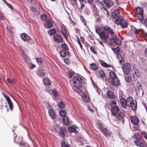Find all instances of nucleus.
Here are the masks:
<instances>
[{
  "label": "nucleus",
  "instance_id": "obj_1",
  "mask_svg": "<svg viewBox=\"0 0 147 147\" xmlns=\"http://www.w3.org/2000/svg\"><path fill=\"white\" fill-rule=\"evenodd\" d=\"M120 103L121 106L123 108H131L133 110L136 109L137 102L135 100H134L132 97H129L127 100L121 98L120 100Z\"/></svg>",
  "mask_w": 147,
  "mask_h": 147
},
{
  "label": "nucleus",
  "instance_id": "obj_2",
  "mask_svg": "<svg viewBox=\"0 0 147 147\" xmlns=\"http://www.w3.org/2000/svg\"><path fill=\"white\" fill-rule=\"evenodd\" d=\"M119 12L118 10H116L112 13V17L114 18H117L115 20V23L117 25H119L124 28H126L127 26V23L124 20L121 16L119 15Z\"/></svg>",
  "mask_w": 147,
  "mask_h": 147
},
{
  "label": "nucleus",
  "instance_id": "obj_3",
  "mask_svg": "<svg viewBox=\"0 0 147 147\" xmlns=\"http://www.w3.org/2000/svg\"><path fill=\"white\" fill-rule=\"evenodd\" d=\"M84 78L80 75H77L73 77L72 81L76 88L80 89L82 86V82Z\"/></svg>",
  "mask_w": 147,
  "mask_h": 147
},
{
  "label": "nucleus",
  "instance_id": "obj_4",
  "mask_svg": "<svg viewBox=\"0 0 147 147\" xmlns=\"http://www.w3.org/2000/svg\"><path fill=\"white\" fill-rule=\"evenodd\" d=\"M104 29L105 31L101 32L100 34H99V36L102 39L106 40L108 38V34L106 33L105 31L108 32L111 35H113L114 34L113 31L107 26L104 27Z\"/></svg>",
  "mask_w": 147,
  "mask_h": 147
},
{
  "label": "nucleus",
  "instance_id": "obj_5",
  "mask_svg": "<svg viewBox=\"0 0 147 147\" xmlns=\"http://www.w3.org/2000/svg\"><path fill=\"white\" fill-rule=\"evenodd\" d=\"M110 80L115 86H117L120 85V82L117 77L113 71L109 73Z\"/></svg>",
  "mask_w": 147,
  "mask_h": 147
},
{
  "label": "nucleus",
  "instance_id": "obj_6",
  "mask_svg": "<svg viewBox=\"0 0 147 147\" xmlns=\"http://www.w3.org/2000/svg\"><path fill=\"white\" fill-rule=\"evenodd\" d=\"M46 91L49 93L50 94H52L53 95V99L57 100L59 98V94L56 90H53L50 88H47L46 89Z\"/></svg>",
  "mask_w": 147,
  "mask_h": 147
},
{
  "label": "nucleus",
  "instance_id": "obj_7",
  "mask_svg": "<svg viewBox=\"0 0 147 147\" xmlns=\"http://www.w3.org/2000/svg\"><path fill=\"white\" fill-rule=\"evenodd\" d=\"M135 144L140 147H147V145L144 140L142 138L139 140L134 141Z\"/></svg>",
  "mask_w": 147,
  "mask_h": 147
},
{
  "label": "nucleus",
  "instance_id": "obj_8",
  "mask_svg": "<svg viewBox=\"0 0 147 147\" xmlns=\"http://www.w3.org/2000/svg\"><path fill=\"white\" fill-rule=\"evenodd\" d=\"M122 69L123 72L125 74H127L129 73L131 70V65L128 63L124 64L123 67Z\"/></svg>",
  "mask_w": 147,
  "mask_h": 147
},
{
  "label": "nucleus",
  "instance_id": "obj_9",
  "mask_svg": "<svg viewBox=\"0 0 147 147\" xmlns=\"http://www.w3.org/2000/svg\"><path fill=\"white\" fill-rule=\"evenodd\" d=\"M54 128L55 130L58 132L63 137L64 136V130L59 125L56 124L54 126Z\"/></svg>",
  "mask_w": 147,
  "mask_h": 147
},
{
  "label": "nucleus",
  "instance_id": "obj_10",
  "mask_svg": "<svg viewBox=\"0 0 147 147\" xmlns=\"http://www.w3.org/2000/svg\"><path fill=\"white\" fill-rule=\"evenodd\" d=\"M111 111L113 115H116L119 111V107L116 105H114L111 107Z\"/></svg>",
  "mask_w": 147,
  "mask_h": 147
},
{
  "label": "nucleus",
  "instance_id": "obj_11",
  "mask_svg": "<svg viewBox=\"0 0 147 147\" xmlns=\"http://www.w3.org/2000/svg\"><path fill=\"white\" fill-rule=\"evenodd\" d=\"M49 109V116L53 119H54L56 117V113L52 109H50L49 107H47Z\"/></svg>",
  "mask_w": 147,
  "mask_h": 147
},
{
  "label": "nucleus",
  "instance_id": "obj_12",
  "mask_svg": "<svg viewBox=\"0 0 147 147\" xmlns=\"http://www.w3.org/2000/svg\"><path fill=\"white\" fill-rule=\"evenodd\" d=\"M88 93L86 92L85 93L83 92L81 94L83 101L85 102H88L90 100V98L88 96Z\"/></svg>",
  "mask_w": 147,
  "mask_h": 147
},
{
  "label": "nucleus",
  "instance_id": "obj_13",
  "mask_svg": "<svg viewBox=\"0 0 147 147\" xmlns=\"http://www.w3.org/2000/svg\"><path fill=\"white\" fill-rule=\"evenodd\" d=\"M130 119L131 122L133 124L136 125L138 124L139 120L136 116L131 117Z\"/></svg>",
  "mask_w": 147,
  "mask_h": 147
},
{
  "label": "nucleus",
  "instance_id": "obj_14",
  "mask_svg": "<svg viewBox=\"0 0 147 147\" xmlns=\"http://www.w3.org/2000/svg\"><path fill=\"white\" fill-rule=\"evenodd\" d=\"M45 27L47 28H51L53 27V23L51 21L49 20H46L44 24Z\"/></svg>",
  "mask_w": 147,
  "mask_h": 147
},
{
  "label": "nucleus",
  "instance_id": "obj_15",
  "mask_svg": "<svg viewBox=\"0 0 147 147\" xmlns=\"http://www.w3.org/2000/svg\"><path fill=\"white\" fill-rule=\"evenodd\" d=\"M54 40L57 42H62L63 41V38L62 37L58 34H56L53 37Z\"/></svg>",
  "mask_w": 147,
  "mask_h": 147
},
{
  "label": "nucleus",
  "instance_id": "obj_16",
  "mask_svg": "<svg viewBox=\"0 0 147 147\" xmlns=\"http://www.w3.org/2000/svg\"><path fill=\"white\" fill-rule=\"evenodd\" d=\"M100 64L102 65L103 67H105V68H108V67H110L112 69H114L113 67L111 65H109L107 64L106 63H105L104 61L100 60Z\"/></svg>",
  "mask_w": 147,
  "mask_h": 147
},
{
  "label": "nucleus",
  "instance_id": "obj_17",
  "mask_svg": "<svg viewBox=\"0 0 147 147\" xmlns=\"http://www.w3.org/2000/svg\"><path fill=\"white\" fill-rule=\"evenodd\" d=\"M60 55L62 57L69 55L70 53L67 50H61L59 52Z\"/></svg>",
  "mask_w": 147,
  "mask_h": 147
},
{
  "label": "nucleus",
  "instance_id": "obj_18",
  "mask_svg": "<svg viewBox=\"0 0 147 147\" xmlns=\"http://www.w3.org/2000/svg\"><path fill=\"white\" fill-rule=\"evenodd\" d=\"M21 38L24 41H28L30 40V37L26 34L22 33L21 35Z\"/></svg>",
  "mask_w": 147,
  "mask_h": 147
},
{
  "label": "nucleus",
  "instance_id": "obj_19",
  "mask_svg": "<svg viewBox=\"0 0 147 147\" xmlns=\"http://www.w3.org/2000/svg\"><path fill=\"white\" fill-rule=\"evenodd\" d=\"M76 127L74 126H71L68 128L67 130L69 132H76L78 131L76 129Z\"/></svg>",
  "mask_w": 147,
  "mask_h": 147
},
{
  "label": "nucleus",
  "instance_id": "obj_20",
  "mask_svg": "<svg viewBox=\"0 0 147 147\" xmlns=\"http://www.w3.org/2000/svg\"><path fill=\"white\" fill-rule=\"evenodd\" d=\"M96 126L98 129L101 131L103 129L104 125L102 124L101 122L100 121H98L96 123Z\"/></svg>",
  "mask_w": 147,
  "mask_h": 147
},
{
  "label": "nucleus",
  "instance_id": "obj_21",
  "mask_svg": "<svg viewBox=\"0 0 147 147\" xmlns=\"http://www.w3.org/2000/svg\"><path fill=\"white\" fill-rule=\"evenodd\" d=\"M101 131L106 136H109L111 134V132L105 128H104Z\"/></svg>",
  "mask_w": 147,
  "mask_h": 147
},
{
  "label": "nucleus",
  "instance_id": "obj_22",
  "mask_svg": "<svg viewBox=\"0 0 147 147\" xmlns=\"http://www.w3.org/2000/svg\"><path fill=\"white\" fill-rule=\"evenodd\" d=\"M113 39L114 42L117 45H120L121 43V42L116 36H113Z\"/></svg>",
  "mask_w": 147,
  "mask_h": 147
},
{
  "label": "nucleus",
  "instance_id": "obj_23",
  "mask_svg": "<svg viewBox=\"0 0 147 147\" xmlns=\"http://www.w3.org/2000/svg\"><path fill=\"white\" fill-rule=\"evenodd\" d=\"M62 122L64 125L67 126L69 124V122L67 117H63L62 119Z\"/></svg>",
  "mask_w": 147,
  "mask_h": 147
},
{
  "label": "nucleus",
  "instance_id": "obj_24",
  "mask_svg": "<svg viewBox=\"0 0 147 147\" xmlns=\"http://www.w3.org/2000/svg\"><path fill=\"white\" fill-rule=\"evenodd\" d=\"M104 3L108 7H110L112 6L113 3L112 1L110 0H104Z\"/></svg>",
  "mask_w": 147,
  "mask_h": 147
},
{
  "label": "nucleus",
  "instance_id": "obj_25",
  "mask_svg": "<svg viewBox=\"0 0 147 147\" xmlns=\"http://www.w3.org/2000/svg\"><path fill=\"white\" fill-rule=\"evenodd\" d=\"M61 32L65 37L67 35V31L65 28V27L63 25H62L61 26Z\"/></svg>",
  "mask_w": 147,
  "mask_h": 147
},
{
  "label": "nucleus",
  "instance_id": "obj_26",
  "mask_svg": "<svg viewBox=\"0 0 147 147\" xmlns=\"http://www.w3.org/2000/svg\"><path fill=\"white\" fill-rule=\"evenodd\" d=\"M43 82L44 85H49L51 84L49 79L48 78H44L43 80Z\"/></svg>",
  "mask_w": 147,
  "mask_h": 147
},
{
  "label": "nucleus",
  "instance_id": "obj_27",
  "mask_svg": "<svg viewBox=\"0 0 147 147\" xmlns=\"http://www.w3.org/2000/svg\"><path fill=\"white\" fill-rule=\"evenodd\" d=\"M133 137H135L136 139V140H139L142 138V137L141 136L140 134L138 133H136L134 134V136H132Z\"/></svg>",
  "mask_w": 147,
  "mask_h": 147
},
{
  "label": "nucleus",
  "instance_id": "obj_28",
  "mask_svg": "<svg viewBox=\"0 0 147 147\" xmlns=\"http://www.w3.org/2000/svg\"><path fill=\"white\" fill-rule=\"evenodd\" d=\"M107 96L109 98L113 99L115 97L114 93L112 91H109L107 93Z\"/></svg>",
  "mask_w": 147,
  "mask_h": 147
},
{
  "label": "nucleus",
  "instance_id": "obj_29",
  "mask_svg": "<svg viewBox=\"0 0 147 147\" xmlns=\"http://www.w3.org/2000/svg\"><path fill=\"white\" fill-rule=\"evenodd\" d=\"M5 98L9 104V108L12 111V110L13 108L12 104L10 100V99L9 98L7 97H6Z\"/></svg>",
  "mask_w": 147,
  "mask_h": 147
},
{
  "label": "nucleus",
  "instance_id": "obj_30",
  "mask_svg": "<svg viewBox=\"0 0 147 147\" xmlns=\"http://www.w3.org/2000/svg\"><path fill=\"white\" fill-rule=\"evenodd\" d=\"M90 67L93 70H97L98 67L97 65L95 63H92L90 65Z\"/></svg>",
  "mask_w": 147,
  "mask_h": 147
},
{
  "label": "nucleus",
  "instance_id": "obj_31",
  "mask_svg": "<svg viewBox=\"0 0 147 147\" xmlns=\"http://www.w3.org/2000/svg\"><path fill=\"white\" fill-rule=\"evenodd\" d=\"M123 113L121 112L117 115V118L118 120H123Z\"/></svg>",
  "mask_w": 147,
  "mask_h": 147
},
{
  "label": "nucleus",
  "instance_id": "obj_32",
  "mask_svg": "<svg viewBox=\"0 0 147 147\" xmlns=\"http://www.w3.org/2000/svg\"><path fill=\"white\" fill-rule=\"evenodd\" d=\"M134 78L138 77L140 76L139 71L138 70H136L132 74Z\"/></svg>",
  "mask_w": 147,
  "mask_h": 147
},
{
  "label": "nucleus",
  "instance_id": "obj_33",
  "mask_svg": "<svg viewBox=\"0 0 147 147\" xmlns=\"http://www.w3.org/2000/svg\"><path fill=\"white\" fill-rule=\"evenodd\" d=\"M137 17L138 19L140 22H142L143 18V13L137 14Z\"/></svg>",
  "mask_w": 147,
  "mask_h": 147
},
{
  "label": "nucleus",
  "instance_id": "obj_34",
  "mask_svg": "<svg viewBox=\"0 0 147 147\" xmlns=\"http://www.w3.org/2000/svg\"><path fill=\"white\" fill-rule=\"evenodd\" d=\"M56 32V30L55 29H52L48 31V34L50 35H52Z\"/></svg>",
  "mask_w": 147,
  "mask_h": 147
},
{
  "label": "nucleus",
  "instance_id": "obj_35",
  "mask_svg": "<svg viewBox=\"0 0 147 147\" xmlns=\"http://www.w3.org/2000/svg\"><path fill=\"white\" fill-rule=\"evenodd\" d=\"M62 50H68V48L67 44L63 43L61 44Z\"/></svg>",
  "mask_w": 147,
  "mask_h": 147
},
{
  "label": "nucleus",
  "instance_id": "obj_36",
  "mask_svg": "<svg viewBox=\"0 0 147 147\" xmlns=\"http://www.w3.org/2000/svg\"><path fill=\"white\" fill-rule=\"evenodd\" d=\"M141 89V85L140 84L139 82H137L136 83V86L135 87V90H136L139 91V90Z\"/></svg>",
  "mask_w": 147,
  "mask_h": 147
},
{
  "label": "nucleus",
  "instance_id": "obj_37",
  "mask_svg": "<svg viewBox=\"0 0 147 147\" xmlns=\"http://www.w3.org/2000/svg\"><path fill=\"white\" fill-rule=\"evenodd\" d=\"M80 19L81 21L87 27V22L86 20L82 16H80Z\"/></svg>",
  "mask_w": 147,
  "mask_h": 147
},
{
  "label": "nucleus",
  "instance_id": "obj_38",
  "mask_svg": "<svg viewBox=\"0 0 147 147\" xmlns=\"http://www.w3.org/2000/svg\"><path fill=\"white\" fill-rule=\"evenodd\" d=\"M71 3V4L73 5V6L74 7H76V8L77 7V4L76 3V0H69Z\"/></svg>",
  "mask_w": 147,
  "mask_h": 147
},
{
  "label": "nucleus",
  "instance_id": "obj_39",
  "mask_svg": "<svg viewBox=\"0 0 147 147\" xmlns=\"http://www.w3.org/2000/svg\"><path fill=\"white\" fill-rule=\"evenodd\" d=\"M59 114L62 117H66V113L63 110H61V111L59 112Z\"/></svg>",
  "mask_w": 147,
  "mask_h": 147
},
{
  "label": "nucleus",
  "instance_id": "obj_40",
  "mask_svg": "<svg viewBox=\"0 0 147 147\" xmlns=\"http://www.w3.org/2000/svg\"><path fill=\"white\" fill-rule=\"evenodd\" d=\"M125 78L126 82H131L132 80L131 77L128 76H125Z\"/></svg>",
  "mask_w": 147,
  "mask_h": 147
},
{
  "label": "nucleus",
  "instance_id": "obj_41",
  "mask_svg": "<svg viewBox=\"0 0 147 147\" xmlns=\"http://www.w3.org/2000/svg\"><path fill=\"white\" fill-rule=\"evenodd\" d=\"M7 81L9 83H11L13 84H14L16 83V80L15 79H13V80H11L9 78H7Z\"/></svg>",
  "mask_w": 147,
  "mask_h": 147
},
{
  "label": "nucleus",
  "instance_id": "obj_42",
  "mask_svg": "<svg viewBox=\"0 0 147 147\" xmlns=\"http://www.w3.org/2000/svg\"><path fill=\"white\" fill-rule=\"evenodd\" d=\"M40 18L43 21H45L47 20H49V19H47V16L45 14H43L41 16Z\"/></svg>",
  "mask_w": 147,
  "mask_h": 147
},
{
  "label": "nucleus",
  "instance_id": "obj_43",
  "mask_svg": "<svg viewBox=\"0 0 147 147\" xmlns=\"http://www.w3.org/2000/svg\"><path fill=\"white\" fill-rule=\"evenodd\" d=\"M100 73V76L102 78H103L105 76V74L104 71L102 70H100L99 71Z\"/></svg>",
  "mask_w": 147,
  "mask_h": 147
},
{
  "label": "nucleus",
  "instance_id": "obj_44",
  "mask_svg": "<svg viewBox=\"0 0 147 147\" xmlns=\"http://www.w3.org/2000/svg\"><path fill=\"white\" fill-rule=\"evenodd\" d=\"M136 11L137 14L143 13V11L141 8L140 7H137L136 8Z\"/></svg>",
  "mask_w": 147,
  "mask_h": 147
},
{
  "label": "nucleus",
  "instance_id": "obj_45",
  "mask_svg": "<svg viewBox=\"0 0 147 147\" xmlns=\"http://www.w3.org/2000/svg\"><path fill=\"white\" fill-rule=\"evenodd\" d=\"M62 147H70V145L68 144L65 143L64 142H63L61 144Z\"/></svg>",
  "mask_w": 147,
  "mask_h": 147
},
{
  "label": "nucleus",
  "instance_id": "obj_46",
  "mask_svg": "<svg viewBox=\"0 0 147 147\" xmlns=\"http://www.w3.org/2000/svg\"><path fill=\"white\" fill-rule=\"evenodd\" d=\"M59 107L61 108H63L65 106V105L63 103V102L62 101H61L59 104Z\"/></svg>",
  "mask_w": 147,
  "mask_h": 147
},
{
  "label": "nucleus",
  "instance_id": "obj_47",
  "mask_svg": "<svg viewBox=\"0 0 147 147\" xmlns=\"http://www.w3.org/2000/svg\"><path fill=\"white\" fill-rule=\"evenodd\" d=\"M91 51L94 54H96L97 53L95 49L92 47H91L90 48Z\"/></svg>",
  "mask_w": 147,
  "mask_h": 147
},
{
  "label": "nucleus",
  "instance_id": "obj_48",
  "mask_svg": "<svg viewBox=\"0 0 147 147\" xmlns=\"http://www.w3.org/2000/svg\"><path fill=\"white\" fill-rule=\"evenodd\" d=\"M38 76H39L41 77H42L45 75V73L44 72L40 71L38 72Z\"/></svg>",
  "mask_w": 147,
  "mask_h": 147
},
{
  "label": "nucleus",
  "instance_id": "obj_49",
  "mask_svg": "<svg viewBox=\"0 0 147 147\" xmlns=\"http://www.w3.org/2000/svg\"><path fill=\"white\" fill-rule=\"evenodd\" d=\"M116 102L115 101H113L111 102L110 104V106L111 107H112L114 105H116Z\"/></svg>",
  "mask_w": 147,
  "mask_h": 147
},
{
  "label": "nucleus",
  "instance_id": "obj_50",
  "mask_svg": "<svg viewBox=\"0 0 147 147\" xmlns=\"http://www.w3.org/2000/svg\"><path fill=\"white\" fill-rule=\"evenodd\" d=\"M142 134L144 136V138L147 139V133L145 131H143L142 132Z\"/></svg>",
  "mask_w": 147,
  "mask_h": 147
},
{
  "label": "nucleus",
  "instance_id": "obj_51",
  "mask_svg": "<svg viewBox=\"0 0 147 147\" xmlns=\"http://www.w3.org/2000/svg\"><path fill=\"white\" fill-rule=\"evenodd\" d=\"M118 61H119L120 63H122L124 62V60L123 58H121L119 59H118Z\"/></svg>",
  "mask_w": 147,
  "mask_h": 147
},
{
  "label": "nucleus",
  "instance_id": "obj_52",
  "mask_svg": "<svg viewBox=\"0 0 147 147\" xmlns=\"http://www.w3.org/2000/svg\"><path fill=\"white\" fill-rule=\"evenodd\" d=\"M42 59L40 58L36 59L37 62L39 64L41 63L42 62Z\"/></svg>",
  "mask_w": 147,
  "mask_h": 147
},
{
  "label": "nucleus",
  "instance_id": "obj_53",
  "mask_svg": "<svg viewBox=\"0 0 147 147\" xmlns=\"http://www.w3.org/2000/svg\"><path fill=\"white\" fill-rule=\"evenodd\" d=\"M30 10L31 11L34 12H35L36 11V9L33 6H31L30 7Z\"/></svg>",
  "mask_w": 147,
  "mask_h": 147
},
{
  "label": "nucleus",
  "instance_id": "obj_54",
  "mask_svg": "<svg viewBox=\"0 0 147 147\" xmlns=\"http://www.w3.org/2000/svg\"><path fill=\"white\" fill-rule=\"evenodd\" d=\"M78 75L75 74L74 72H70L69 74L70 78H71L73 76H76Z\"/></svg>",
  "mask_w": 147,
  "mask_h": 147
},
{
  "label": "nucleus",
  "instance_id": "obj_55",
  "mask_svg": "<svg viewBox=\"0 0 147 147\" xmlns=\"http://www.w3.org/2000/svg\"><path fill=\"white\" fill-rule=\"evenodd\" d=\"M64 61L65 63L68 64L69 63V59L68 58H65L64 59Z\"/></svg>",
  "mask_w": 147,
  "mask_h": 147
},
{
  "label": "nucleus",
  "instance_id": "obj_56",
  "mask_svg": "<svg viewBox=\"0 0 147 147\" xmlns=\"http://www.w3.org/2000/svg\"><path fill=\"white\" fill-rule=\"evenodd\" d=\"M5 3V4H6L8 6V7H9L11 9H12L13 7L11 4H8L7 2Z\"/></svg>",
  "mask_w": 147,
  "mask_h": 147
},
{
  "label": "nucleus",
  "instance_id": "obj_57",
  "mask_svg": "<svg viewBox=\"0 0 147 147\" xmlns=\"http://www.w3.org/2000/svg\"><path fill=\"white\" fill-rule=\"evenodd\" d=\"M88 110L90 111L92 113L94 112V110L90 108L89 106H88Z\"/></svg>",
  "mask_w": 147,
  "mask_h": 147
},
{
  "label": "nucleus",
  "instance_id": "obj_58",
  "mask_svg": "<svg viewBox=\"0 0 147 147\" xmlns=\"http://www.w3.org/2000/svg\"><path fill=\"white\" fill-rule=\"evenodd\" d=\"M7 29L8 31H9L10 33H12L13 32V29H11L10 28H9L7 27Z\"/></svg>",
  "mask_w": 147,
  "mask_h": 147
},
{
  "label": "nucleus",
  "instance_id": "obj_59",
  "mask_svg": "<svg viewBox=\"0 0 147 147\" xmlns=\"http://www.w3.org/2000/svg\"><path fill=\"white\" fill-rule=\"evenodd\" d=\"M144 23V25L147 27V18L145 20Z\"/></svg>",
  "mask_w": 147,
  "mask_h": 147
},
{
  "label": "nucleus",
  "instance_id": "obj_60",
  "mask_svg": "<svg viewBox=\"0 0 147 147\" xmlns=\"http://www.w3.org/2000/svg\"><path fill=\"white\" fill-rule=\"evenodd\" d=\"M82 3H80L81 6H80V9L81 10L82 8L85 7V5L84 4H83Z\"/></svg>",
  "mask_w": 147,
  "mask_h": 147
},
{
  "label": "nucleus",
  "instance_id": "obj_61",
  "mask_svg": "<svg viewBox=\"0 0 147 147\" xmlns=\"http://www.w3.org/2000/svg\"><path fill=\"white\" fill-rule=\"evenodd\" d=\"M22 54L23 55V57L25 58V59H27L28 58L26 54H25L24 52L22 53Z\"/></svg>",
  "mask_w": 147,
  "mask_h": 147
},
{
  "label": "nucleus",
  "instance_id": "obj_62",
  "mask_svg": "<svg viewBox=\"0 0 147 147\" xmlns=\"http://www.w3.org/2000/svg\"><path fill=\"white\" fill-rule=\"evenodd\" d=\"M121 58H122L121 55V54H118L117 55V59H119Z\"/></svg>",
  "mask_w": 147,
  "mask_h": 147
},
{
  "label": "nucleus",
  "instance_id": "obj_63",
  "mask_svg": "<svg viewBox=\"0 0 147 147\" xmlns=\"http://www.w3.org/2000/svg\"><path fill=\"white\" fill-rule=\"evenodd\" d=\"M36 67L35 65L34 64H32L30 66V67L31 69H33L34 68Z\"/></svg>",
  "mask_w": 147,
  "mask_h": 147
},
{
  "label": "nucleus",
  "instance_id": "obj_64",
  "mask_svg": "<svg viewBox=\"0 0 147 147\" xmlns=\"http://www.w3.org/2000/svg\"><path fill=\"white\" fill-rule=\"evenodd\" d=\"M0 19H4V17L3 15L0 13Z\"/></svg>",
  "mask_w": 147,
  "mask_h": 147
}]
</instances>
